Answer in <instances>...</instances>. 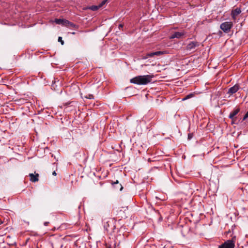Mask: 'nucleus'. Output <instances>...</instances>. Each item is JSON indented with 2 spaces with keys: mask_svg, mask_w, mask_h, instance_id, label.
I'll return each mask as SVG.
<instances>
[{
  "mask_svg": "<svg viewBox=\"0 0 248 248\" xmlns=\"http://www.w3.org/2000/svg\"><path fill=\"white\" fill-rule=\"evenodd\" d=\"M111 248L109 247V248Z\"/></svg>",
  "mask_w": 248,
  "mask_h": 248,
  "instance_id": "26",
  "label": "nucleus"
},
{
  "mask_svg": "<svg viewBox=\"0 0 248 248\" xmlns=\"http://www.w3.org/2000/svg\"><path fill=\"white\" fill-rule=\"evenodd\" d=\"M193 137V133H189L188 134L187 139L188 140H190Z\"/></svg>",
  "mask_w": 248,
  "mask_h": 248,
  "instance_id": "20",
  "label": "nucleus"
},
{
  "mask_svg": "<svg viewBox=\"0 0 248 248\" xmlns=\"http://www.w3.org/2000/svg\"><path fill=\"white\" fill-rule=\"evenodd\" d=\"M58 41L59 42H60L62 45H63L64 44V42L62 40V37H59Z\"/></svg>",
  "mask_w": 248,
  "mask_h": 248,
  "instance_id": "19",
  "label": "nucleus"
},
{
  "mask_svg": "<svg viewBox=\"0 0 248 248\" xmlns=\"http://www.w3.org/2000/svg\"><path fill=\"white\" fill-rule=\"evenodd\" d=\"M107 1V0H103V1H102L98 5L99 8L102 7L104 4H105Z\"/></svg>",
  "mask_w": 248,
  "mask_h": 248,
  "instance_id": "16",
  "label": "nucleus"
},
{
  "mask_svg": "<svg viewBox=\"0 0 248 248\" xmlns=\"http://www.w3.org/2000/svg\"><path fill=\"white\" fill-rule=\"evenodd\" d=\"M55 22L57 24H61L66 27H70L72 28H76L77 27L76 24L65 19L56 18L55 20Z\"/></svg>",
  "mask_w": 248,
  "mask_h": 248,
  "instance_id": "3",
  "label": "nucleus"
},
{
  "mask_svg": "<svg viewBox=\"0 0 248 248\" xmlns=\"http://www.w3.org/2000/svg\"><path fill=\"white\" fill-rule=\"evenodd\" d=\"M123 26H124V25L123 24H120L119 25V29H121L123 28Z\"/></svg>",
  "mask_w": 248,
  "mask_h": 248,
  "instance_id": "22",
  "label": "nucleus"
},
{
  "mask_svg": "<svg viewBox=\"0 0 248 248\" xmlns=\"http://www.w3.org/2000/svg\"><path fill=\"white\" fill-rule=\"evenodd\" d=\"M153 77V75H151L138 76L131 78L130 82L137 85H146L151 82Z\"/></svg>",
  "mask_w": 248,
  "mask_h": 248,
  "instance_id": "1",
  "label": "nucleus"
},
{
  "mask_svg": "<svg viewBox=\"0 0 248 248\" xmlns=\"http://www.w3.org/2000/svg\"><path fill=\"white\" fill-rule=\"evenodd\" d=\"M241 13V9L240 7H237L236 8L233 9L231 12V16L233 20H235L236 16Z\"/></svg>",
  "mask_w": 248,
  "mask_h": 248,
  "instance_id": "8",
  "label": "nucleus"
},
{
  "mask_svg": "<svg viewBox=\"0 0 248 248\" xmlns=\"http://www.w3.org/2000/svg\"><path fill=\"white\" fill-rule=\"evenodd\" d=\"M58 244L52 243L53 248H62V245L61 240L58 241Z\"/></svg>",
  "mask_w": 248,
  "mask_h": 248,
  "instance_id": "14",
  "label": "nucleus"
},
{
  "mask_svg": "<svg viewBox=\"0 0 248 248\" xmlns=\"http://www.w3.org/2000/svg\"><path fill=\"white\" fill-rule=\"evenodd\" d=\"M164 53V52L161 51H158L154 52L147 53L146 54L145 59H147L149 57H153L155 56H158L162 54H163Z\"/></svg>",
  "mask_w": 248,
  "mask_h": 248,
  "instance_id": "10",
  "label": "nucleus"
},
{
  "mask_svg": "<svg viewBox=\"0 0 248 248\" xmlns=\"http://www.w3.org/2000/svg\"><path fill=\"white\" fill-rule=\"evenodd\" d=\"M49 223V222H46H46H44V224L45 226H47L48 225Z\"/></svg>",
  "mask_w": 248,
  "mask_h": 248,
  "instance_id": "23",
  "label": "nucleus"
},
{
  "mask_svg": "<svg viewBox=\"0 0 248 248\" xmlns=\"http://www.w3.org/2000/svg\"><path fill=\"white\" fill-rule=\"evenodd\" d=\"M29 176L30 177V181L32 182H37L39 180V174L38 173H36L35 175H34L33 173H30Z\"/></svg>",
  "mask_w": 248,
  "mask_h": 248,
  "instance_id": "12",
  "label": "nucleus"
},
{
  "mask_svg": "<svg viewBox=\"0 0 248 248\" xmlns=\"http://www.w3.org/2000/svg\"><path fill=\"white\" fill-rule=\"evenodd\" d=\"M240 87L238 84H235L233 86L230 88L228 89L227 93L229 94L230 95H232L233 94L236 93L239 89Z\"/></svg>",
  "mask_w": 248,
  "mask_h": 248,
  "instance_id": "7",
  "label": "nucleus"
},
{
  "mask_svg": "<svg viewBox=\"0 0 248 248\" xmlns=\"http://www.w3.org/2000/svg\"><path fill=\"white\" fill-rule=\"evenodd\" d=\"M85 98L92 99L94 98V96L93 94H89L85 96Z\"/></svg>",
  "mask_w": 248,
  "mask_h": 248,
  "instance_id": "17",
  "label": "nucleus"
},
{
  "mask_svg": "<svg viewBox=\"0 0 248 248\" xmlns=\"http://www.w3.org/2000/svg\"><path fill=\"white\" fill-rule=\"evenodd\" d=\"M110 223V221L107 222V224L105 225L104 228H105L107 232H109L110 230H111L112 232H113L114 230L116 228L115 226L114 225L113 223H112L111 224V228L109 229Z\"/></svg>",
  "mask_w": 248,
  "mask_h": 248,
  "instance_id": "13",
  "label": "nucleus"
},
{
  "mask_svg": "<svg viewBox=\"0 0 248 248\" xmlns=\"http://www.w3.org/2000/svg\"><path fill=\"white\" fill-rule=\"evenodd\" d=\"M248 118V111L246 112V113L244 115V116L242 119V121L245 120Z\"/></svg>",
  "mask_w": 248,
  "mask_h": 248,
  "instance_id": "21",
  "label": "nucleus"
},
{
  "mask_svg": "<svg viewBox=\"0 0 248 248\" xmlns=\"http://www.w3.org/2000/svg\"><path fill=\"white\" fill-rule=\"evenodd\" d=\"M56 174H56V173L55 171H54L53 172V173H52V175L56 176Z\"/></svg>",
  "mask_w": 248,
  "mask_h": 248,
  "instance_id": "24",
  "label": "nucleus"
},
{
  "mask_svg": "<svg viewBox=\"0 0 248 248\" xmlns=\"http://www.w3.org/2000/svg\"><path fill=\"white\" fill-rule=\"evenodd\" d=\"M111 184L115 190L122 191L123 188L121 184L119 183L118 180H116L115 182H112Z\"/></svg>",
  "mask_w": 248,
  "mask_h": 248,
  "instance_id": "11",
  "label": "nucleus"
},
{
  "mask_svg": "<svg viewBox=\"0 0 248 248\" xmlns=\"http://www.w3.org/2000/svg\"><path fill=\"white\" fill-rule=\"evenodd\" d=\"M236 241V236H233L231 240H228L223 244L219 245L218 248H234Z\"/></svg>",
  "mask_w": 248,
  "mask_h": 248,
  "instance_id": "2",
  "label": "nucleus"
},
{
  "mask_svg": "<svg viewBox=\"0 0 248 248\" xmlns=\"http://www.w3.org/2000/svg\"><path fill=\"white\" fill-rule=\"evenodd\" d=\"M186 34L185 31H182V32H175L172 34L170 36V39H174V38H183L185 35Z\"/></svg>",
  "mask_w": 248,
  "mask_h": 248,
  "instance_id": "9",
  "label": "nucleus"
},
{
  "mask_svg": "<svg viewBox=\"0 0 248 248\" xmlns=\"http://www.w3.org/2000/svg\"><path fill=\"white\" fill-rule=\"evenodd\" d=\"M240 108L239 107H236L234 108L232 112H231L229 115V118L231 119L232 124H235L236 121L237 117L236 115L239 112Z\"/></svg>",
  "mask_w": 248,
  "mask_h": 248,
  "instance_id": "5",
  "label": "nucleus"
},
{
  "mask_svg": "<svg viewBox=\"0 0 248 248\" xmlns=\"http://www.w3.org/2000/svg\"><path fill=\"white\" fill-rule=\"evenodd\" d=\"M89 9L92 11H95L99 9V7H98V5H92L89 7Z\"/></svg>",
  "mask_w": 248,
  "mask_h": 248,
  "instance_id": "15",
  "label": "nucleus"
},
{
  "mask_svg": "<svg viewBox=\"0 0 248 248\" xmlns=\"http://www.w3.org/2000/svg\"><path fill=\"white\" fill-rule=\"evenodd\" d=\"M73 34H74L75 33L74 32L72 33Z\"/></svg>",
  "mask_w": 248,
  "mask_h": 248,
  "instance_id": "25",
  "label": "nucleus"
},
{
  "mask_svg": "<svg viewBox=\"0 0 248 248\" xmlns=\"http://www.w3.org/2000/svg\"><path fill=\"white\" fill-rule=\"evenodd\" d=\"M200 44L197 41H193L188 43L186 46V50L188 51L194 50L196 47L199 46Z\"/></svg>",
  "mask_w": 248,
  "mask_h": 248,
  "instance_id": "6",
  "label": "nucleus"
},
{
  "mask_svg": "<svg viewBox=\"0 0 248 248\" xmlns=\"http://www.w3.org/2000/svg\"><path fill=\"white\" fill-rule=\"evenodd\" d=\"M193 96V94L192 93H190L187 95H186L183 100H186V99H189L190 98V97H192Z\"/></svg>",
  "mask_w": 248,
  "mask_h": 248,
  "instance_id": "18",
  "label": "nucleus"
},
{
  "mask_svg": "<svg viewBox=\"0 0 248 248\" xmlns=\"http://www.w3.org/2000/svg\"><path fill=\"white\" fill-rule=\"evenodd\" d=\"M233 26L232 22L226 21L221 24L220 28L226 33H228L230 31L231 29Z\"/></svg>",
  "mask_w": 248,
  "mask_h": 248,
  "instance_id": "4",
  "label": "nucleus"
}]
</instances>
